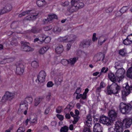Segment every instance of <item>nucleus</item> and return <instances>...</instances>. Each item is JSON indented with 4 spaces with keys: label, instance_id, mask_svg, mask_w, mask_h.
Returning a JSON list of instances; mask_svg holds the SVG:
<instances>
[{
    "label": "nucleus",
    "instance_id": "1",
    "mask_svg": "<svg viewBox=\"0 0 132 132\" xmlns=\"http://www.w3.org/2000/svg\"><path fill=\"white\" fill-rule=\"evenodd\" d=\"M106 89L108 95L115 94L118 93V91L120 90V86L117 84L114 83L108 86Z\"/></svg>",
    "mask_w": 132,
    "mask_h": 132
},
{
    "label": "nucleus",
    "instance_id": "2",
    "mask_svg": "<svg viewBox=\"0 0 132 132\" xmlns=\"http://www.w3.org/2000/svg\"><path fill=\"white\" fill-rule=\"evenodd\" d=\"M123 90L122 91V98L123 100H126V97L129 94L132 90V87L129 85L128 83L124 84L122 86Z\"/></svg>",
    "mask_w": 132,
    "mask_h": 132
},
{
    "label": "nucleus",
    "instance_id": "3",
    "mask_svg": "<svg viewBox=\"0 0 132 132\" xmlns=\"http://www.w3.org/2000/svg\"><path fill=\"white\" fill-rule=\"evenodd\" d=\"M120 110L123 114H127L131 110L132 106L130 104H126L123 103L122 102L120 105Z\"/></svg>",
    "mask_w": 132,
    "mask_h": 132
},
{
    "label": "nucleus",
    "instance_id": "4",
    "mask_svg": "<svg viewBox=\"0 0 132 132\" xmlns=\"http://www.w3.org/2000/svg\"><path fill=\"white\" fill-rule=\"evenodd\" d=\"M16 73L17 75H22L24 71V68L23 64L20 62L16 64Z\"/></svg>",
    "mask_w": 132,
    "mask_h": 132
},
{
    "label": "nucleus",
    "instance_id": "5",
    "mask_svg": "<svg viewBox=\"0 0 132 132\" xmlns=\"http://www.w3.org/2000/svg\"><path fill=\"white\" fill-rule=\"evenodd\" d=\"M125 73V70L123 69H121L117 70L116 73L117 79L118 82H119L124 78V75Z\"/></svg>",
    "mask_w": 132,
    "mask_h": 132
},
{
    "label": "nucleus",
    "instance_id": "6",
    "mask_svg": "<svg viewBox=\"0 0 132 132\" xmlns=\"http://www.w3.org/2000/svg\"><path fill=\"white\" fill-rule=\"evenodd\" d=\"M114 131L116 132H123V123L120 121H118L115 124Z\"/></svg>",
    "mask_w": 132,
    "mask_h": 132
},
{
    "label": "nucleus",
    "instance_id": "7",
    "mask_svg": "<svg viewBox=\"0 0 132 132\" xmlns=\"http://www.w3.org/2000/svg\"><path fill=\"white\" fill-rule=\"evenodd\" d=\"M46 75L45 72L43 70L41 71L37 76V80L39 82L42 83V85L44 84L43 82L45 81V78Z\"/></svg>",
    "mask_w": 132,
    "mask_h": 132
},
{
    "label": "nucleus",
    "instance_id": "8",
    "mask_svg": "<svg viewBox=\"0 0 132 132\" xmlns=\"http://www.w3.org/2000/svg\"><path fill=\"white\" fill-rule=\"evenodd\" d=\"M33 101V99L31 97H26L24 101L21 102L20 104V107H26L28 109V104H31Z\"/></svg>",
    "mask_w": 132,
    "mask_h": 132
},
{
    "label": "nucleus",
    "instance_id": "9",
    "mask_svg": "<svg viewBox=\"0 0 132 132\" xmlns=\"http://www.w3.org/2000/svg\"><path fill=\"white\" fill-rule=\"evenodd\" d=\"M100 121L101 123L108 126L110 125L111 123L112 122L110 118L106 117L103 115L100 117Z\"/></svg>",
    "mask_w": 132,
    "mask_h": 132
},
{
    "label": "nucleus",
    "instance_id": "10",
    "mask_svg": "<svg viewBox=\"0 0 132 132\" xmlns=\"http://www.w3.org/2000/svg\"><path fill=\"white\" fill-rule=\"evenodd\" d=\"M28 43L23 42H21V49L23 51L29 52L33 50V49L28 45Z\"/></svg>",
    "mask_w": 132,
    "mask_h": 132
},
{
    "label": "nucleus",
    "instance_id": "11",
    "mask_svg": "<svg viewBox=\"0 0 132 132\" xmlns=\"http://www.w3.org/2000/svg\"><path fill=\"white\" fill-rule=\"evenodd\" d=\"M27 12V14L29 15H31V16H29L28 18H26V19L28 20H34L36 19V16L38 15V13L37 14H35L36 11L34 10H28Z\"/></svg>",
    "mask_w": 132,
    "mask_h": 132
},
{
    "label": "nucleus",
    "instance_id": "12",
    "mask_svg": "<svg viewBox=\"0 0 132 132\" xmlns=\"http://www.w3.org/2000/svg\"><path fill=\"white\" fill-rule=\"evenodd\" d=\"M57 18V16L55 14L48 15L47 19H45L43 20L44 24H49L53 19H56Z\"/></svg>",
    "mask_w": 132,
    "mask_h": 132
},
{
    "label": "nucleus",
    "instance_id": "13",
    "mask_svg": "<svg viewBox=\"0 0 132 132\" xmlns=\"http://www.w3.org/2000/svg\"><path fill=\"white\" fill-rule=\"evenodd\" d=\"M91 42L90 39L83 40L81 42L80 46L83 48H87L91 45Z\"/></svg>",
    "mask_w": 132,
    "mask_h": 132
},
{
    "label": "nucleus",
    "instance_id": "14",
    "mask_svg": "<svg viewBox=\"0 0 132 132\" xmlns=\"http://www.w3.org/2000/svg\"><path fill=\"white\" fill-rule=\"evenodd\" d=\"M108 115L111 120L113 122L117 119V113L114 110H111L109 112Z\"/></svg>",
    "mask_w": 132,
    "mask_h": 132
},
{
    "label": "nucleus",
    "instance_id": "15",
    "mask_svg": "<svg viewBox=\"0 0 132 132\" xmlns=\"http://www.w3.org/2000/svg\"><path fill=\"white\" fill-rule=\"evenodd\" d=\"M103 128L101 125L98 123H96L93 127L94 132H102Z\"/></svg>",
    "mask_w": 132,
    "mask_h": 132
},
{
    "label": "nucleus",
    "instance_id": "16",
    "mask_svg": "<svg viewBox=\"0 0 132 132\" xmlns=\"http://www.w3.org/2000/svg\"><path fill=\"white\" fill-rule=\"evenodd\" d=\"M122 122L123 123V125L125 123V125L126 128H128L130 127L132 123V120L129 118H126L123 120Z\"/></svg>",
    "mask_w": 132,
    "mask_h": 132
},
{
    "label": "nucleus",
    "instance_id": "17",
    "mask_svg": "<svg viewBox=\"0 0 132 132\" xmlns=\"http://www.w3.org/2000/svg\"><path fill=\"white\" fill-rule=\"evenodd\" d=\"M12 9V6L11 5L8 4L6 5L5 7H4L2 9H1L0 11L2 14H3L11 11Z\"/></svg>",
    "mask_w": 132,
    "mask_h": 132
},
{
    "label": "nucleus",
    "instance_id": "18",
    "mask_svg": "<svg viewBox=\"0 0 132 132\" xmlns=\"http://www.w3.org/2000/svg\"><path fill=\"white\" fill-rule=\"evenodd\" d=\"M79 0H72L71 1V5H76L79 7H83L84 5V3L82 2L78 3Z\"/></svg>",
    "mask_w": 132,
    "mask_h": 132
},
{
    "label": "nucleus",
    "instance_id": "19",
    "mask_svg": "<svg viewBox=\"0 0 132 132\" xmlns=\"http://www.w3.org/2000/svg\"><path fill=\"white\" fill-rule=\"evenodd\" d=\"M108 76L110 79L113 83H116L117 81V77L114 74L111 72H110L108 74Z\"/></svg>",
    "mask_w": 132,
    "mask_h": 132
},
{
    "label": "nucleus",
    "instance_id": "20",
    "mask_svg": "<svg viewBox=\"0 0 132 132\" xmlns=\"http://www.w3.org/2000/svg\"><path fill=\"white\" fill-rule=\"evenodd\" d=\"M87 120L86 121V123H85V124L88 127H90L92 126V116L90 114H88L86 118Z\"/></svg>",
    "mask_w": 132,
    "mask_h": 132
},
{
    "label": "nucleus",
    "instance_id": "21",
    "mask_svg": "<svg viewBox=\"0 0 132 132\" xmlns=\"http://www.w3.org/2000/svg\"><path fill=\"white\" fill-rule=\"evenodd\" d=\"M82 7L78 6H76V5H71L70 7L68 8L67 10L70 12L72 13L77 11L79 8L80 9Z\"/></svg>",
    "mask_w": 132,
    "mask_h": 132
},
{
    "label": "nucleus",
    "instance_id": "22",
    "mask_svg": "<svg viewBox=\"0 0 132 132\" xmlns=\"http://www.w3.org/2000/svg\"><path fill=\"white\" fill-rule=\"evenodd\" d=\"M128 7L127 6H124L120 10V11L117 12L116 13V15L117 16H120L122 15L121 13H123L126 12L128 9Z\"/></svg>",
    "mask_w": 132,
    "mask_h": 132
},
{
    "label": "nucleus",
    "instance_id": "23",
    "mask_svg": "<svg viewBox=\"0 0 132 132\" xmlns=\"http://www.w3.org/2000/svg\"><path fill=\"white\" fill-rule=\"evenodd\" d=\"M67 42H73L76 38V36L73 35H67Z\"/></svg>",
    "mask_w": 132,
    "mask_h": 132
},
{
    "label": "nucleus",
    "instance_id": "24",
    "mask_svg": "<svg viewBox=\"0 0 132 132\" xmlns=\"http://www.w3.org/2000/svg\"><path fill=\"white\" fill-rule=\"evenodd\" d=\"M40 41L44 42L46 43H49L51 39V38L49 36H47L45 37L42 36L40 37Z\"/></svg>",
    "mask_w": 132,
    "mask_h": 132
},
{
    "label": "nucleus",
    "instance_id": "25",
    "mask_svg": "<svg viewBox=\"0 0 132 132\" xmlns=\"http://www.w3.org/2000/svg\"><path fill=\"white\" fill-rule=\"evenodd\" d=\"M13 95V94L10 93L9 92H6L5 94L3 96L2 98V100L5 99L8 100L10 98H11Z\"/></svg>",
    "mask_w": 132,
    "mask_h": 132
},
{
    "label": "nucleus",
    "instance_id": "26",
    "mask_svg": "<svg viewBox=\"0 0 132 132\" xmlns=\"http://www.w3.org/2000/svg\"><path fill=\"white\" fill-rule=\"evenodd\" d=\"M42 30L41 28L38 27H34L31 30V31L32 33L35 34L39 32Z\"/></svg>",
    "mask_w": 132,
    "mask_h": 132
},
{
    "label": "nucleus",
    "instance_id": "27",
    "mask_svg": "<svg viewBox=\"0 0 132 132\" xmlns=\"http://www.w3.org/2000/svg\"><path fill=\"white\" fill-rule=\"evenodd\" d=\"M63 50V47L62 45H59L55 48V51L56 53L59 54H60L62 53Z\"/></svg>",
    "mask_w": 132,
    "mask_h": 132
},
{
    "label": "nucleus",
    "instance_id": "28",
    "mask_svg": "<svg viewBox=\"0 0 132 132\" xmlns=\"http://www.w3.org/2000/svg\"><path fill=\"white\" fill-rule=\"evenodd\" d=\"M44 98V97H41L35 98V105L37 106Z\"/></svg>",
    "mask_w": 132,
    "mask_h": 132
},
{
    "label": "nucleus",
    "instance_id": "29",
    "mask_svg": "<svg viewBox=\"0 0 132 132\" xmlns=\"http://www.w3.org/2000/svg\"><path fill=\"white\" fill-rule=\"evenodd\" d=\"M126 76L128 78L132 79V68L131 67L127 70Z\"/></svg>",
    "mask_w": 132,
    "mask_h": 132
},
{
    "label": "nucleus",
    "instance_id": "30",
    "mask_svg": "<svg viewBox=\"0 0 132 132\" xmlns=\"http://www.w3.org/2000/svg\"><path fill=\"white\" fill-rule=\"evenodd\" d=\"M78 59V58L75 57L73 58H71L68 60L69 61V64H70V65L72 66H73L74 65L76 61Z\"/></svg>",
    "mask_w": 132,
    "mask_h": 132
},
{
    "label": "nucleus",
    "instance_id": "31",
    "mask_svg": "<svg viewBox=\"0 0 132 132\" xmlns=\"http://www.w3.org/2000/svg\"><path fill=\"white\" fill-rule=\"evenodd\" d=\"M67 35L61 37H60L58 38V40L60 42H67Z\"/></svg>",
    "mask_w": 132,
    "mask_h": 132
},
{
    "label": "nucleus",
    "instance_id": "32",
    "mask_svg": "<svg viewBox=\"0 0 132 132\" xmlns=\"http://www.w3.org/2000/svg\"><path fill=\"white\" fill-rule=\"evenodd\" d=\"M45 0H38L37 1V4L39 7H43L44 5Z\"/></svg>",
    "mask_w": 132,
    "mask_h": 132
},
{
    "label": "nucleus",
    "instance_id": "33",
    "mask_svg": "<svg viewBox=\"0 0 132 132\" xmlns=\"http://www.w3.org/2000/svg\"><path fill=\"white\" fill-rule=\"evenodd\" d=\"M31 66L34 68H37L39 66V63L37 61H33L31 63Z\"/></svg>",
    "mask_w": 132,
    "mask_h": 132
},
{
    "label": "nucleus",
    "instance_id": "34",
    "mask_svg": "<svg viewBox=\"0 0 132 132\" xmlns=\"http://www.w3.org/2000/svg\"><path fill=\"white\" fill-rule=\"evenodd\" d=\"M47 47H43L41 48L39 51V53L41 54L44 53L48 49Z\"/></svg>",
    "mask_w": 132,
    "mask_h": 132
},
{
    "label": "nucleus",
    "instance_id": "35",
    "mask_svg": "<svg viewBox=\"0 0 132 132\" xmlns=\"http://www.w3.org/2000/svg\"><path fill=\"white\" fill-rule=\"evenodd\" d=\"M115 64V68L116 69H118V70L123 68L121 67V63L119 62H116Z\"/></svg>",
    "mask_w": 132,
    "mask_h": 132
},
{
    "label": "nucleus",
    "instance_id": "36",
    "mask_svg": "<svg viewBox=\"0 0 132 132\" xmlns=\"http://www.w3.org/2000/svg\"><path fill=\"white\" fill-rule=\"evenodd\" d=\"M68 130V127L67 126H65L61 128L60 130V132H67Z\"/></svg>",
    "mask_w": 132,
    "mask_h": 132
},
{
    "label": "nucleus",
    "instance_id": "37",
    "mask_svg": "<svg viewBox=\"0 0 132 132\" xmlns=\"http://www.w3.org/2000/svg\"><path fill=\"white\" fill-rule=\"evenodd\" d=\"M61 29L57 25H55L53 28V31L54 32H59L61 31Z\"/></svg>",
    "mask_w": 132,
    "mask_h": 132
},
{
    "label": "nucleus",
    "instance_id": "38",
    "mask_svg": "<svg viewBox=\"0 0 132 132\" xmlns=\"http://www.w3.org/2000/svg\"><path fill=\"white\" fill-rule=\"evenodd\" d=\"M61 63L63 65L66 66L68 64H69V61L68 60L63 59L61 60Z\"/></svg>",
    "mask_w": 132,
    "mask_h": 132
},
{
    "label": "nucleus",
    "instance_id": "39",
    "mask_svg": "<svg viewBox=\"0 0 132 132\" xmlns=\"http://www.w3.org/2000/svg\"><path fill=\"white\" fill-rule=\"evenodd\" d=\"M123 42L124 45H128L131 43V42L127 39V37L123 40Z\"/></svg>",
    "mask_w": 132,
    "mask_h": 132
},
{
    "label": "nucleus",
    "instance_id": "40",
    "mask_svg": "<svg viewBox=\"0 0 132 132\" xmlns=\"http://www.w3.org/2000/svg\"><path fill=\"white\" fill-rule=\"evenodd\" d=\"M74 121H73L72 123L73 124H75L78 121L80 117L78 116L74 117Z\"/></svg>",
    "mask_w": 132,
    "mask_h": 132
},
{
    "label": "nucleus",
    "instance_id": "41",
    "mask_svg": "<svg viewBox=\"0 0 132 132\" xmlns=\"http://www.w3.org/2000/svg\"><path fill=\"white\" fill-rule=\"evenodd\" d=\"M99 57L100 58L99 61L102 59V60L103 61L105 57V55L102 53H100L99 54Z\"/></svg>",
    "mask_w": 132,
    "mask_h": 132
},
{
    "label": "nucleus",
    "instance_id": "42",
    "mask_svg": "<svg viewBox=\"0 0 132 132\" xmlns=\"http://www.w3.org/2000/svg\"><path fill=\"white\" fill-rule=\"evenodd\" d=\"M119 54L122 56H125L126 54L127 53L124 52L123 50H120L119 51Z\"/></svg>",
    "mask_w": 132,
    "mask_h": 132
},
{
    "label": "nucleus",
    "instance_id": "43",
    "mask_svg": "<svg viewBox=\"0 0 132 132\" xmlns=\"http://www.w3.org/2000/svg\"><path fill=\"white\" fill-rule=\"evenodd\" d=\"M37 118L35 117L32 119L31 118H29V121L32 123H36L37 122Z\"/></svg>",
    "mask_w": 132,
    "mask_h": 132
},
{
    "label": "nucleus",
    "instance_id": "44",
    "mask_svg": "<svg viewBox=\"0 0 132 132\" xmlns=\"http://www.w3.org/2000/svg\"><path fill=\"white\" fill-rule=\"evenodd\" d=\"M52 28V27L50 25H48L47 26L44 27L43 29L45 31L49 30Z\"/></svg>",
    "mask_w": 132,
    "mask_h": 132
},
{
    "label": "nucleus",
    "instance_id": "45",
    "mask_svg": "<svg viewBox=\"0 0 132 132\" xmlns=\"http://www.w3.org/2000/svg\"><path fill=\"white\" fill-rule=\"evenodd\" d=\"M107 40V39L106 38L103 41H102L101 40V39L100 38H99L98 39V44L100 45H101L106 40Z\"/></svg>",
    "mask_w": 132,
    "mask_h": 132
},
{
    "label": "nucleus",
    "instance_id": "46",
    "mask_svg": "<svg viewBox=\"0 0 132 132\" xmlns=\"http://www.w3.org/2000/svg\"><path fill=\"white\" fill-rule=\"evenodd\" d=\"M25 128L23 127H20L17 130V132H24Z\"/></svg>",
    "mask_w": 132,
    "mask_h": 132
},
{
    "label": "nucleus",
    "instance_id": "47",
    "mask_svg": "<svg viewBox=\"0 0 132 132\" xmlns=\"http://www.w3.org/2000/svg\"><path fill=\"white\" fill-rule=\"evenodd\" d=\"M81 90L80 87H78L76 89V92L74 93V94H79L81 92Z\"/></svg>",
    "mask_w": 132,
    "mask_h": 132
},
{
    "label": "nucleus",
    "instance_id": "48",
    "mask_svg": "<svg viewBox=\"0 0 132 132\" xmlns=\"http://www.w3.org/2000/svg\"><path fill=\"white\" fill-rule=\"evenodd\" d=\"M62 110L61 107H58L56 109V112L57 113H60L61 112Z\"/></svg>",
    "mask_w": 132,
    "mask_h": 132
},
{
    "label": "nucleus",
    "instance_id": "49",
    "mask_svg": "<svg viewBox=\"0 0 132 132\" xmlns=\"http://www.w3.org/2000/svg\"><path fill=\"white\" fill-rule=\"evenodd\" d=\"M56 116L60 120L62 121L63 120L64 118L63 116L58 114L56 115Z\"/></svg>",
    "mask_w": 132,
    "mask_h": 132
},
{
    "label": "nucleus",
    "instance_id": "50",
    "mask_svg": "<svg viewBox=\"0 0 132 132\" xmlns=\"http://www.w3.org/2000/svg\"><path fill=\"white\" fill-rule=\"evenodd\" d=\"M54 85L52 81H50L48 82L47 84V86L48 87H52Z\"/></svg>",
    "mask_w": 132,
    "mask_h": 132
},
{
    "label": "nucleus",
    "instance_id": "51",
    "mask_svg": "<svg viewBox=\"0 0 132 132\" xmlns=\"http://www.w3.org/2000/svg\"><path fill=\"white\" fill-rule=\"evenodd\" d=\"M71 110V109L70 108L69 106L68 105L64 109V110L66 111V112H67L70 111Z\"/></svg>",
    "mask_w": 132,
    "mask_h": 132
},
{
    "label": "nucleus",
    "instance_id": "52",
    "mask_svg": "<svg viewBox=\"0 0 132 132\" xmlns=\"http://www.w3.org/2000/svg\"><path fill=\"white\" fill-rule=\"evenodd\" d=\"M69 4V2L68 1H66L64 3L63 2L61 3V5L64 6H67Z\"/></svg>",
    "mask_w": 132,
    "mask_h": 132
},
{
    "label": "nucleus",
    "instance_id": "53",
    "mask_svg": "<svg viewBox=\"0 0 132 132\" xmlns=\"http://www.w3.org/2000/svg\"><path fill=\"white\" fill-rule=\"evenodd\" d=\"M50 107L47 108L45 109L44 112V114H47L49 112V111L50 110Z\"/></svg>",
    "mask_w": 132,
    "mask_h": 132
},
{
    "label": "nucleus",
    "instance_id": "54",
    "mask_svg": "<svg viewBox=\"0 0 132 132\" xmlns=\"http://www.w3.org/2000/svg\"><path fill=\"white\" fill-rule=\"evenodd\" d=\"M83 132H91L89 128H85L84 129Z\"/></svg>",
    "mask_w": 132,
    "mask_h": 132
},
{
    "label": "nucleus",
    "instance_id": "55",
    "mask_svg": "<svg viewBox=\"0 0 132 132\" xmlns=\"http://www.w3.org/2000/svg\"><path fill=\"white\" fill-rule=\"evenodd\" d=\"M127 39L130 40L131 42L132 43V34L128 35L127 37Z\"/></svg>",
    "mask_w": 132,
    "mask_h": 132
},
{
    "label": "nucleus",
    "instance_id": "56",
    "mask_svg": "<svg viewBox=\"0 0 132 132\" xmlns=\"http://www.w3.org/2000/svg\"><path fill=\"white\" fill-rule=\"evenodd\" d=\"M105 84L104 83L103 81H102L100 83V87L101 88H103L105 87Z\"/></svg>",
    "mask_w": 132,
    "mask_h": 132
},
{
    "label": "nucleus",
    "instance_id": "57",
    "mask_svg": "<svg viewBox=\"0 0 132 132\" xmlns=\"http://www.w3.org/2000/svg\"><path fill=\"white\" fill-rule=\"evenodd\" d=\"M58 81L60 82V84L63 81V77L60 76L58 78Z\"/></svg>",
    "mask_w": 132,
    "mask_h": 132
},
{
    "label": "nucleus",
    "instance_id": "58",
    "mask_svg": "<svg viewBox=\"0 0 132 132\" xmlns=\"http://www.w3.org/2000/svg\"><path fill=\"white\" fill-rule=\"evenodd\" d=\"M87 94L85 93H84L82 95L81 99L83 100L85 99L86 98Z\"/></svg>",
    "mask_w": 132,
    "mask_h": 132
},
{
    "label": "nucleus",
    "instance_id": "59",
    "mask_svg": "<svg viewBox=\"0 0 132 132\" xmlns=\"http://www.w3.org/2000/svg\"><path fill=\"white\" fill-rule=\"evenodd\" d=\"M82 95L81 94H80L79 95V94H77L76 98L77 99H80L81 97H82Z\"/></svg>",
    "mask_w": 132,
    "mask_h": 132
},
{
    "label": "nucleus",
    "instance_id": "60",
    "mask_svg": "<svg viewBox=\"0 0 132 132\" xmlns=\"http://www.w3.org/2000/svg\"><path fill=\"white\" fill-rule=\"evenodd\" d=\"M68 105L70 107L71 109L74 107V105L73 103H69Z\"/></svg>",
    "mask_w": 132,
    "mask_h": 132
},
{
    "label": "nucleus",
    "instance_id": "61",
    "mask_svg": "<svg viewBox=\"0 0 132 132\" xmlns=\"http://www.w3.org/2000/svg\"><path fill=\"white\" fill-rule=\"evenodd\" d=\"M71 45L69 44H68L67 45L66 49L67 51H69L70 49Z\"/></svg>",
    "mask_w": 132,
    "mask_h": 132
},
{
    "label": "nucleus",
    "instance_id": "62",
    "mask_svg": "<svg viewBox=\"0 0 132 132\" xmlns=\"http://www.w3.org/2000/svg\"><path fill=\"white\" fill-rule=\"evenodd\" d=\"M65 118L68 119H70V118L71 117L69 113H67L65 114Z\"/></svg>",
    "mask_w": 132,
    "mask_h": 132
},
{
    "label": "nucleus",
    "instance_id": "63",
    "mask_svg": "<svg viewBox=\"0 0 132 132\" xmlns=\"http://www.w3.org/2000/svg\"><path fill=\"white\" fill-rule=\"evenodd\" d=\"M101 88H101V87L100 86L98 87H97L96 89V92H100L101 91Z\"/></svg>",
    "mask_w": 132,
    "mask_h": 132
},
{
    "label": "nucleus",
    "instance_id": "64",
    "mask_svg": "<svg viewBox=\"0 0 132 132\" xmlns=\"http://www.w3.org/2000/svg\"><path fill=\"white\" fill-rule=\"evenodd\" d=\"M109 132H114V129L112 127H111L109 129Z\"/></svg>",
    "mask_w": 132,
    "mask_h": 132
}]
</instances>
